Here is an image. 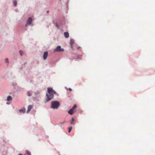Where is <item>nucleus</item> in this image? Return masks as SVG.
I'll list each match as a JSON object with an SVG mask.
<instances>
[{
  "mask_svg": "<svg viewBox=\"0 0 155 155\" xmlns=\"http://www.w3.org/2000/svg\"><path fill=\"white\" fill-rule=\"evenodd\" d=\"M60 104L59 102L56 101H52L51 102V107L53 109H57L59 106Z\"/></svg>",
  "mask_w": 155,
  "mask_h": 155,
  "instance_id": "obj_1",
  "label": "nucleus"
},
{
  "mask_svg": "<svg viewBox=\"0 0 155 155\" xmlns=\"http://www.w3.org/2000/svg\"><path fill=\"white\" fill-rule=\"evenodd\" d=\"M46 96L47 97V98L46 99V101L48 102L53 98L54 97V95L53 93H47L46 94Z\"/></svg>",
  "mask_w": 155,
  "mask_h": 155,
  "instance_id": "obj_2",
  "label": "nucleus"
},
{
  "mask_svg": "<svg viewBox=\"0 0 155 155\" xmlns=\"http://www.w3.org/2000/svg\"><path fill=\"white\" fill-rule=\"evenodd\" d=\"M46 96L47 97V98L46 99V101L48 102L53 98L54 97V95L53 93H47L46 94Z\"/></svg>",
  "mask_w": 155,
  "mask_h": 155,
  "instance_id": "obj_3",
  "label": "nucleus"
},
{
  "mask_svg": "<svg viewBox=\"0 0 155 155\" xmlns=\"http://www.w3.org/2000/svg\"><path fill=\"white\" fill-rule=\"evenodd\" d=\"M77 107V106L76 105H74L73 107L68 111V113L71 115L73 114L74 112H76V110L75 109Z\"/></svg>",
  "mask_w": 155,
  "mask_h": 155,
  "instance_id": "obj_4",
  "label": "nucleus"
},
{
  "mask_svg": "<svg viewBox=\"0 0 155 155\" xmlns=\"http://www.w3.org/2000/svg\"><path fill=\"white\" fill-rule=\"evenodd\" d=\"M64 51V49L63 48H61L60 46H58L54 50V52L56 51Z\"/></svg>",
  "mask_w": 155,
  "mask_h": 155,
  "instance_id": "obj_5",
  "label": "nucleus"
},
{
  "mask_svg": "<svg viewBox=\"0 0 155 155\" xmlns=\"http://www.w3.org/2000/svg\"><path fill=\"white\" fill-rule=\"evenodd\" d=\"M47 90L48 92V94L53 93L54 94H56V91H55L53 90L52 88H48Z\"/></svg>",
  "mask_w": 155,
  "mask_h": 155,
  "instance_id": "obj_6",
  "label": "nucleus"
},
{
  "mask_svg": "<svg viewBox=\"0 0 155 155\" xmlns=\"http://www.w3.org/2000/svg\"><path fill=\"white\" fill-rule=\"evenodd\" d=\"M32 20V18L31 17H29L28 18V20L27 21L25 25V26H28V25H30L31 23Z\"/></svg>",
  "mask_w": 155,
  "mask_h": 155,
  "instance_id": "obj_7",
  "label": "nucleus"
},
{
  "mask_svg": "<svg viewBox=\"0 0 155 155\" xmlns=\"http://www.w3.org/2000/svg\"><path fill=\"white\" fill-rule=\"evenodd\" d=\"M32 108L33 106L32 105H29L28 107V109L27 111V113H28L30 111V110Z\"/></svg>",
  "mask_w": 155,
  "mask_h": 155,
  "instance_id": "obj_8",
  "label": "nucleus"
},
{
  "mask_svg": "<svg viewBox=\"0 0 155 155\" xmlns=\"http://www.w3.org/2000/svg\"><path fill=\"white\" fill-rule=\"evenodd\" d=\"M48 55V52L47 51L45 52L43 54V58L44 60L46 59Z\"/></svg>",
  "mask_w": 155,
  "mask_h": 155,
  "instance_id": "obj_9",
  "label": "nucleus"
},
{
  "mask_svg": "<svg viewBox=\"0 0 155 155\" xmlns=\"http://www.w3.org/2000/svg\"><path fill=\"white\" fill-rule=\"evenodd\" d=\"M19 111L20 113H24L25 111V108H22V109L19 110Z\"/></svg>",
  "mask_w": 155,
  "mask_h": 155,
  "instance_id": "obj_10",
  "label": "nucleus"
},
{
  "mask_svg": "<svg viewBox=\"0 0 155 155\" xmlns=\"http://www.w3.org/2000/svg\"><path fill=\"white\" fill-rule=\"evenodd\" d=\"M64 35V37L66 38H68L69 37V34L68 32H65Z\"/></svg>",
  "mask_w": 155,
  "mask_h": 155,
  "instance_id": "obj_11",
  "label": "nucleus"
},
{
  "mask_svg": "<svg viewBox=\"0 0 155 155\" xmlns=\"http://www.w3.org/2000/svg\"><path fill=\"white\" fill-rule=\"evenodd\" d=\"M5 63L6 64V65H7V66H8V64L9 63V61L8 59V58H6L5 59Z\"/></svg>",
  "mask_w": 155,
  "mask_h": 155,
  "instance_id": "obj_12",
  "label": "nucleus"
},
{
  "mask_svg": "<svg viewBox=\"0 0 155 155\" xmlns=\"http://www.w3.org/2000/svg\"><path fill=\"white\" fill-rule=\"evenodd\" d=\"M5 101H8L6 103L7 104H9L10 102L9 101H10V95L8 96L7 99L5 100Z\"/></svg>",
  "mask_w": 155,
  "mask_h": 155,
  "instance_id": "obj_13",
  "label": "nucleus"
},
{
  "mask_svg": "<svg viewBox=\"0 0 155 155\" xmlns=\"http://www.w3.org/2000/svg\"><path fill=\"white\" fill-rule=\"evenodd\" d=\"M74 40L71 39V48H72V46L73 44L74 43Z\"/></svg>",
  "mask_w": 155,
  "mask_h": 155,
  "instance_id": "obj_14",
  "label": "nucleus"
},
{
  "mask_svg": "<svg viewBox=\"0 0 155 155\" xmlns=\"http://www.w3.org/2000/svg\"><path fill=\"white\" fill-rule=\"evenodd\" d=\"M74 118H72V120L71 121V124H74Z\"/></svg>",
  "mask_w": 155,
  "mask_h": 155,
  "instance_id": "obj_15",
  "label": "nucleus"
},
{
  "mask_svg": "<svg viewBox=\"0 0 155 155\" xmlns=\"http://www.w3.org/2000/svg\"><path fill=\"white\" fill-rule=\"evenodd\" d=\"M13 5H14V6H16L17 4V2L15 1H13Z\"/></svg>",
  "mask_w": 155,
  "mask_h": 155,
  "instance_id": "obj_16",
  "label": "nucleus"
},
{
  "mask_svg": "<svg viewBox=\"0 0 155 155\" xmlns=\"http://www.w3.org/2000/svg\"><path fill=\"white\" fill-rule=\"evenodd\" d=\"M27 95L29 96H30L31 95V93L30 91H28L27 92Z\"/></svg>",
  "mask_w": 155,
  "mask_h": 155,
  "instance_id": "obj_17",
  "label": "nucleus"
},
{
  "mask_svg": "<svg viewBox=\"0 0 155 155\" xmlns=\"http://www.w3.org/2000/svg\"><path fill=\"white\" fill-rule=\"evenodd\" d=\"M72 129V127H71L68 128V131L69 133H70L71 130Z\"/></svg>",
  "mask_w": 155,
  "mask_h": 155,
  "instance_id": "obj_18",
  "label": "nucleus"
},
{
  "mask_svg": "<svg viewBox=\"0 0 155 155\" xmlns=\"http://www.w3.org/2000/svg\"><path fill=\"white\" fill-rule=\"evenodd\" d=\"M19 53L21 56L23 54V52L22 51H20Z\"/></svg>",
  "mask_w": 155,
  "mask_h": 155,
  "instance_id": "obj_19",
  "label": "nucleus"
},
{
  "mask_svg": "<svg viewBox=\"0 0 155 155\" xmlns=\"http://www.w3.org/2000/svg\"><path fill=\"white\" fill-rule=\"evenodd\" d=\"M26 153L27 155H31V153L30 152L28 151H26Z\"/></svg>",
  "mask_w": 155,
  "mask_h": 155,
  "instance_id": "obj_20",
  "label": "nucleus"
},
{
  "mask_svg": "<svg viewBox=\"0 0 155 155\" xmlns=\"http://www.w3.org/2000/svg\"><path fill=\"white\" fill-rule=\"evenodd\" d=\"M65 122V121H64L63 122H60V123L59 124V125L60 126L62 124H64V123Z\"/></svg>",
  "mask_w": 155,
  "mask_h": 155,
  "instance_id": "obj_21",
  "label": "nucleus"
},
{
  "mask_svg": "<svg viewBox=\"0 0 155 155\" xmlns=\"http://www.w3.org/2000/svg\"><path fill=\"white\" fill-rule=\"evenodd\" d=\"M56 26L58 28H59V25L58 24H56Z\"/></svg>",
  "mask_w": 155,
  "mask_h": 155,
  "instance_id": "obj_22",
  "label": "nucleus"
},
{
  "mask_svg": "<svg viewBox=\"0 0 155 155\" xmlns=\"http://www.w3.org/2000/svg\"><path fill=\"white\" fill-rule=\"evenodd\" d=\"M69 90L70 91H72V89L71 88H69Z\"/></svg>",
  "mask_w": 155,
  "mask_h": 155,
  "instance_id": "obj_23",
  "label": "nucleus"
},
{
  "mask_svg": "<svg viewBox=\"0 0 155 155\" xmlns=\"http://www.w3.org/2000/svg\"><path fill=\"white\" fill-rule=\"evenodd\" d=\"M10 101H11L12 100V98L11 96H10Z\"/></svg>",
  "mask_w": 155,
  "mask_h": 155,
  "instance_id": "obj_24",
  "label": "nucleus"
},
{
  "mask_svg": "<svg viewBox=\"0 0 155 155\" xmlns=\"http://www.w3.org/2000/svg\"><path fill=\"white\" fill-rule=\"evenodd\" d=\"M18 155H22L21 154H19Z\"/></svg>",
  "mask_w": 155,
  "mask_h": 155,
  "instance_id": "obj_25",
  "label": "nucleus"
},
{
  "mask_svg": "<svg viewBox=\"0 0 155 155\" xmlns=\"http://www.w3.org/2000/svg\"><path fill=\"white\" fill-rule=\"evenodd\" d=\"M48 12H49V11H47V13H48Z\"/></svg>",
  "mask_w": 155,
  "mask_h": 155,
  "instance_id": "obj_26",
  "label": "nucleus"
}]
</instances>
